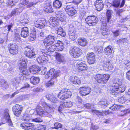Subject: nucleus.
<instances>
[{
  "instance_id": "nucleus-1",
  "label": "nucleus",
  "mask_w": 130,
  "mask_h": 130,
  "mask_svg": "<svg viewBox=\"0 0 130 130\" xmlns=\"http://www.w3.org/2000/svg\"><path fill=\"white\" fill-rule=\"evenodd\" d=\"M59 71H56L53 69H50L47 72L45 75V78L47 79L50 77L51 79L46 83L45 85L46 87H51L54 86L56 78L59 76Z\"/></svg>"
},
{
  "instance_id": "nucleus-2",
  "label": "nucleus",
  "mask_w": 130,
  "mask_h": 130,
  "mask_svg": "<svg viewBox=\"0 0 130 130\" xmlns=\"http://www.w3.org/2000/svg\"><path fill=\"white\" fill-rule=\"evenodd\" d=\"M20 126L23 129L26 130H31L33 128L36 130H45V125H34L33 123H23L21 124Z\"/></svg>"
},
{
  "instance_id": "nucleus-3",
  "label": "nucleus",
  "mask_w": 130,
  "mask_h": 130,
  "mask_svg": "<svg viewBox=\"0 0 130 130\" xmlns=\"http://www.w3.org/2000/svg\"><path fill=\"white\" fill-rule=\"evenodd\" d=\"M72 95V93L69 90L63 89L60 91L58 96L60 99L64 100L71 98Z\"/></svg>"
},
{
  "instance_id": "nucleus-4",
  "label": "nucleus",
  "mask_w": 130,
  "mask_h": 130,
  "mask_svg": "<svg viewBox=\"0 0 130 130\" xmlns=\"http://www.w3.org/2000/svg\"><path fill=\"white\" fill-rule=\"evenodd\" d=\"M19 68L21 72L23 75L26 76L30 75V73L27 69L26 61L24 59H22L19 62Z\"/></svg>"
},
{
  "instance_id": "nucleus-5",
  "label": "nucleus",
  "mask_w": 130,
  "mask_h": 130,
  "mask_svg": "<svg viewBox=\"0 0 130 130\" xmlns=\"http://www.w3.org/2000/svg\"><path fill=\"white\" fill-rule=\"evenodd\" d=\"M56 38L54 36L50 35L46 38L43 42L44 45L48 46L57 42Z\"/></svg>"
},
{
  "instance_id": "nucleus-6",
  "label": "nucleus",
  "mask_w": 130,
  "mask_h": 130,
  "mask_svg": "<svg viewBox=\"0 0 130 130\" xmlns=\"http://www.w3.org/2000/svg\"><path fill=\"white\" fill-rule=\"evenodd\" d=\"M86 23L90 26H94L98 22V18L94 16H89L85 19Z\"/></svg>"
},
{
  "instance_id": "nucleus-7",
  "label": "nucleus",
  "mask_w": 130,
  "mask_h": 130,
  "mask_svg": "<svg viewBox=\"0 0 130 130\" xmlns=\"http://www.w3.org/2000/svg\"><path fill=\"white\" fill-rule=\"evenodd\" d=\"M42 105L44 107L45 111L47 112V116L49 117H51L52 116V114L54 112V107L51 106H50L45 103H43Z\"/></svg>"
},
{
  "instance_id": "nucleus-8",
  "label": "nucleus",
  "mask_w": 130,
  "mask_h": 130,
  "mask_svg": "<svg viewBox=\"0 0 130 130\" xmlns=\"http://www.w3.org/2000/svg\"><path fill=\"white\" fill-rule=\"evenodd\" d=\"M70 53L74 58H77L80 56L81 53L80 49L79 48L74 47L70 49Z\"/></svg>"
},
{
  "instance_id": "nucleus-9",
  "label": "nucleus",
  "mask_w": 130,
  "mask_h": 130,
  "mask_svg": "<svg viewBox=\"0 0 130 130\" xmlns=\"http://www.w3.org/2000/svg\"><path fill=\"white\" fill-rule=\"evenodd\" d=\"M29 46L26 47L25 48V54L27 57L30 58H34L36 57V54L35 52Z\"/></svg>"
},
{
  "instance_id": "nucleus-10",
  "label": "nucleus",
  "mask_w": 130,
  "mask_h": 130,
  "mask_svg": "<svg viewBox=\"0 0 130 130\" xmlns=\"http://www.w3.org/2000/svg\"><path fill=\"white\" fill-rule=\"evenodd\" d=\"M23 109L22 106L18 104H16L12 108L13 113L16 116L19 117L21 115Z\"/></svg>"
},
{
  "instance_id": "nucleus-11",
  "label": "nucleus",
  "mask_w": 130,
  "mask_h": 130,
  "mask_svg": "<svg viewBox=\"0 0 130 130\" xmlns=\"http://www.w3.org/2000/svg\"><path fill=\"white\" fill-rule=\"evenodd\" d=\"M65 10L69 15L73 16L77 13L76 11L74 9V6L72 5H67L65 8Z\"/></svg>"
},
{
  "instance_id": "nucleus-12",
  "label": "nucleus",
  "mask_w": 130,
  "mask_h": 130,
  "mask_svg": "<svg viewBox=\"0 0 130 130\" xmlns=\"http://www.w3.org/2000/svg\"><path fill=\"white\" fill-rule=\"evenodd\" d=\"M35 26L40 28H44L46 24V21L44 19H38L34 23Z\"/></svg>"
},
{
  "instance_id": "nucleus-13",
  "label": "nucleus",
  "mask_w": 130,
  "mask_h": 130,
  "mask_svg": "<svg viewBox=\"0 0 130 130\" xmlns=\"http://www.w3.org/2000/svg\"><path fill=\"white\" fill-rule=\"evenodd\" d=\"M119 84H120L119 81H118L116 83H113L112 86L111 87L110 91V93L116 95L118 94V90Z\"/></svg>"
},
{
  "instance_id": "nucleus-14",
  "label": "nucleus",
  "mask_w": 130,
  "mask_h": 130,
  "mask_svg": "<svg viewBox=\"0 0 130 130\" xmlns=\"http://www.w3.org/2000/svg\"><path fill=\"white\" fill-rule=\"evenodd\" d=\"M76 68L80 71L85 70L87 69V66L84 62L79 61L76 64Z\"/></svg>"
},
{
  "instance_id": "nucleus-15",
  "label": "nucleus",
  "mask_w": 130,
  "mask_h": 130,
  "mask_svg": "<svg viewBox=\"0 0 130 130\" xmlns=\"http://www.w3.org/2000/svg\"><path fill=\"white\" fill-rule=\"evenodd\" d=\"M80 93L81 96H85L90 93L91 91V88L88 87H85L80 88Z\"/></svg>"
},
{
  "instance_id": "nucleus-16",
  "label": "nucleus",
  "mask_w": 130,
  "mask_h": 130,
  "mask_svg": "<svg viewBox=\"0 0 130 130\" xmlns=\"http://www.w3.org/2000/svg\"><path fill=\"white\" fill-rule=\"evenodd\" d=\"M70 81L72 83L75 84H80L82 83L81 78L77 76H71L70 78Z\"/></svg>"
},
{
  "instance_id": "nucleus-17",
  "label": "nucleus",
  "mask_w": 130,
  "mask_h": 130,
  "mask_svg": "<svg viewBox=\"0 0 130 130\" xmlns=\"http://www.w3.org/2000/svg\"><path fill=\"white\" fill-rule=\"evenodd\" d=\"M88 62L90 64L94 63L95 60V55L93 52L88 53L87 55Z\"/></svg>"
},
{
  "instance_id": "nucleus-18",
  "label": "nucleus",
  "mask_w": 130,
  "mask_h": 130,
  "mask_svg": "<svg viewBox=\"0 0 130 130\" xmlns=\"http://www.w3.org/2000/svg\"><path fill=\"white\" fill-rule=\"evenodd\" d=\"M17 46L15 43H11L10 44L9 52L13 55H15L18 53Z\"/></svg>"
},
{
  "instance_id": "nucleus-19",
  "label": "nucleus",
  "mask_w": 130,
  "mask_h": 130,
  "mask_svg": "<svg viewBox=\"0 0 130 130\" xmlns=\"http://www.w3.org/2000/svg\"><path fill=\"white\" fill-rule=\"evenodd\" d=\"M125 3V0H122L121 4L120 0H115L113 1L111 5L116 8H117L119 7L120 8H121L124 6Z\"/></svg>"
},
{
  "instance_id": "nucleus-20",
  "label": "nucleus",
  "mask_w": 130,
  "mask_h": 130,
  "mask_svg": "<svg viewBox=\"0 0 130 130\" xmlns=\"http://www.w3.org/2000/svg\"><path fill=\"white\" fill-rule=\"evenodd\" d=\"M48 23L50 27H55L59 24V23L57 19L54 17L50 18L48 20Z\"/></svg>"
},
{
  "instance_id": "nucleus-21",
  "label": "nucleus",
  "mask_w": 130,
  "mask_h": 130,
  "mask_svg": "<svg viewBox=\"0 0 130 130\" xmlns=\"http://www.w3.org/2000/svg\"><path fill=\"white\" fill-rule=\"evenodd\" d=\"M94 3L96 10L100 11L103 8V4L102 1L97 0Z\"/></svg>"
},
{
  "instance_id": "nucleus-22",
  "label": "nucleus",
  "mask_w": 130,
  "mask_h": 130,
  "mask_svg": "<svg viewBox=\"0 0 130 130\" xmlns=\"http://www.w3.org/2000/svg\"><path fill=\"white\" fill-rule=\"evenodd\" d=\"M73 105L72 102L70 101L62 103L59 107V110L60 111L65 107H71Z\"/></svg>"
},
{
  "instance_id": "nucleus-23",
  "label": "nucleus",
  "mask_w": 130,
  "mask_h": 130,
  "mask_svg": "<svg viewBox=\"0 0 130 130\" xmlns=\"http://www.w3.org/2000/svg\"><path fill=\"white\" fill-rule=\"evenodd\" d=\"M36 111L37 114L40 116H47V112L44 110L41 107L38 105L36 107Z\"/></svg>"
},
{
  "instance_id": "nucleus-24",
  "label": "nucleus",
  "mask_w": 130,
  "mask_h": 130,
  "mask_svg": "<svg viewBox=\"0 0 130 130\" xmlns=\"http://www.w3.org/2000/svg\"><path fill=\"white\" fill-rule=\"evenodd\" d=\"M40 70V68L39 66L36 65L32 66L30 67L29 69L30 72L33 74H36Z\"/></svg>"
},
{
  "instance_id": "nucleus-25",
  "label": "nucleus",
  "mask_w": 130,
  "mask_h": 130,
  "mask_svg": "<svg viewBox=\"0 0 130 130\" xmlns=\"http://www.w3.org/2000/svg\"><path fill=\"white\" fill-rule=\"evenodd\" d=\"M21 36L24 38H26L29 35L28 29L27 27H24L21 30Z\"/></svg>"
},
{
  "instance_id": "nucleus-26",
  "label": "nucleus",
  "mask_w": 130,
  "mask_h": 130,
  "mask_svg": "<svg viewBox=\"0 0 130 130\" xmlns=\"http://www.w3.org/2000/svg\"><path fill=\"white\" fill-rule=\"evenodd\" d=\"M56 42L55 44L56 50L62 51L64 48L63 44L60 41H57Z\"/></svg>"
},
{
  "instance_id": "nucleus-27",
  "label": "nucleus",
  "mask_w": 130,
  "mask_h": 130,
  "mask_svg": "<svg viewBox=\"0 0 130 130\" xmlns=\"http://www.w3.org/2000/svg\"><path fill=\"white\" fill-rule=\"evenodd\" d=\"M78 44L81 46H84L87 44V40L84 38H79L77 39Z\"/></svg>"
},
{
  "instance_id": "nucleus-28",
  "label": "nucleus",
  "mask_w": 130,
  "mask_h": 130,
  "mask_svg": "<svg viewBox=\"0 0 130 130\" xmlns=\"http://www.w3.org/2000/svg\"><path fill=\"white\" fill-rule=\"evenodd\" d=\"M4 118L6 120L8 125L12 126L13 125L12 122L10 118L9 114L8 112H6L4 113Z\"/></svg>"
},
{
  "instance_id": "nucleus-29",
  "label": "nucleus",
  "mask_w": 130,
  "mask_h": 130,
  "mask_svg": "<svg viewBox=\"0 0 130 130\" xmlns=\"http://www.w3.org/2000/svg\"><path fill=\"white\" fill-rule=\"evenodd\" d=\"M104 67L109 70H112L113 68V64L112 62L110 61L104 62Z\"/></svg>"
},
{
  "instance_id": "nucleus-30",
  "label": "nucleus",
  "mask_w": 130,
  "mask_h": 130,
  "mask_svg": "<svg viewBox=\"0 0 130 130\" xmlns=\"http://www.w3.org/2000/svg\"><path fill=\"white\" fill-rule=\"evenodd\" d=\"M68 34L70 39L73 41L75 40L77 37L76 32L75 31L70 30L69 31Z\"/></svg>"
},
{
  "instance_id": "nucleus-31",
  "label": "nucleus",
  "mask_w": 130,
  "mask_h": 130,
  "mask_svg": "<svg viewBox=\"0 0 130 130\" xmlns=\"http://www.w3.org/2000/svg\"><path fill=\"white\" fill-rule=\"evenodd\" d=\"M47 57L45 56L40 54L39 56L37 58V60L39 63H41L47 60Z\"/></svg>"
},
{
  "instance_id": "nucleus-32",
  "label": "nucleus",
  "mask_w": 130,
  "mask_h": 130,
  "mask_svg": "<svg viewBox=\"0 0 130 130\" xmlns=\"http://www.w3.org/2000/svg\"><path fill=\"white\" fill-rule=\"evenodd\" d=\"M39 78L38 77L32 76L30 78V82L34 85H36L39 83Z\"/></svg>"
},
{
  "instance_id": "nucleus-33",
  "label": "nucleus",
  "mask_w": 130,
  "mask_h": 130,
  "mask_svg": "<svg viewBox=\"0 0 130 130\" xmlns=\"http://www.w3.org/2000/svg\"><path fill=\"white\" fill-rule=\"evenodd\" d=\"M46 98L48 100L54 103H57L58 102L57 99L55 98L54 96L52 94H49L46 96Z\"/></svg>"
},
{
  "instance_id": "nucleus-34",
  "label": "nucleus",
  "mask_w": 130,
  "mask_h": 130,
  "mask_svg": "<svg viewBox=\"0 0 130 130\" xmlns=\"http://www.w3.org/2000/svg\"><path fill=\"white\" fill-rule=\"evenodd\" d=\"M110 76L108 74H106L102 75L101 83L102 84H105L109 80Z\"/></svg>"
},
{
  "instance_id": "nucleus-35",
  "label": "nucleus",
  "mask_w": 130,
  "mask_h": 130,
  "mask_svg": "<svg viewBox=\"0 0 130 130\" xmlns=\"http://www.w3.org/2000/svg\"><path fill=\"white\" fill-rule=\"evenodd\" d=\"M56 59L57 61L59 62H62L65 61L63 55L60 54H58L56 55Z\"/></svg>"
},
{
  "instance_id": "nucleus-36",
  "label": "nucleus",
  "mask_w": 130,
  "mask_h": 130,
  "mask_svg": "<svg viewBox=\"0 0 130 130\" xmlns=\"http://www.w3.org/2000/svg\"><path fill=\"white\" fill-rule=\"evenodd\" d=\"M113 48L111 46H108L105 49V53L107 55H109L112 53Z\"/></svg>"
},
{
  "instance_id": "nucleus-37",
  "label": "nucleus",
  "mask_w": 130,
  "mask_h": 130,
  "mask_svg": "<svg viewBox=\"0 0 130 130\" xmlns=\"http://www.w3.org/2000/svg\"><path fill=\"white\" fill-rule=\"evenodd\" d=\"M53 5L54 7L55 8L59 9L61 6V2L58 0L55 1L53 3Z\"/></svg>"
},
{
  "instance_id": "nucleus-38",
  "label": "nucleus",
  "mask_w": 130,
  "mask_h": 130,
  "mask_svg": "<svg viewBox=\"0 0 130 130\" xmlns=\"http://www.w3.org/2000/svg\"><path fill=\"white\" fill-rule=\"evenodd\" d=\"M112 13V11L111 10H108L107 11L106 15L108 23H111L110 19L111 17V14Z\"/></svg>"
},
{
  "instance_id": "nucleus-39",
  "label": "nucleus",
  "mask_w": 130,
  "mask_h": 130,
  "mask_svg": "<svg viewBox=\"0 0 130 130\" xmlns=\"http://www.w3.org/2000/svg\"><path fill=\"white\" fill-rule=\"evenodd\" d=\"M56 30L58 35L62 37H64L66 36V32L64 31L63 28L62 27H60Z\"/></svg>"
},
{
  "instance_id": "nucleus-40",
  "label": "nucleus",
  "mask_w": 130,
  "mask_h": 130,
  "mask_svg": "<svg viewBox=\"0 0 130 130\" xmlns=\"http://www.w3.org/2000/svg\"><path fill=\"white\" fill-rule=\"evenodd\" d=\"M125 90V87L123 84L120 85L119 84L118 90V94L124 92Z\"/></svg>"
},
{
  "instance_id": "nucleus-41",
  "label": "nucleus",
  "mask_w": 130,
  "mask_h": 130,
  "mask_svg": "<svg viewBox=\"0 0 130 130\" xmlns=\"http://www.w3.org/2000/svg\"><path fill=\"white\" fill-rule=\"evenodd\" d=\"M99 105L102 106L107 107L108 105V102L106 99L101 100L99 102Z\"/></svg>"
},
{
  "instance_id": "nucleus-42",
  "label": "nucleus",
  "mask_w": 130,
  "mask_h": 130,
  "mask_svg": "<svg viewBox=\"0 0 130 130\" xmlns=\"http://www.w3.org/2000/svg\"><path fill=\"white\" fill-rule=\"evenodd\" d=\"M101 31L102 34L103 35H106L109 34L108 30L106 28V26H102Z\"/></svg>"
},
{
  "instance_id": "nucleus-43",
  "label": "nucleus",
  "mask_w": 130,
  "mask_h": 130,
  "mask_svg": "<svg viewBox=\"0 0 130 130\" xmlns=\"http://www.w3.org/2000/svg\"><path fill=\"white\" fill-rule=\"evenodd\" d=\"M18 1V0H8L6 4L8 6H11L12 7L15 3H17Z\"/></svg>"
},
{
  "instance_id": "nucleus-44",
  "label": "nucleus",
  "mask_w": 130,
  "mask_h": 130,
  "mask_svg": "<svg viewBox=\"0 0 130 130\" xmlns=\"http://www.w3.org/2000/svg\"><path fill=\"white\" fill-rule=\"evenodd\" d=\"M92 112L93 113H95L98 116H102L103 115L102 111H101L99 110H92Z\"/></svg>"
},
{
  "instance_id": "nucleus-45",
  "label": "nucleus",
  "mask_w": 130,
  "mask_h": 130,
  "mask_svg": "<svg viewBox=\"0 0 130 130\" xmlns=\"http://www.w3.org/2000/svg\"><path fill=\"white\" fill-rule=\"evenodd\" d=\"M102 77V75L101 74H98L96 75L95 76L94 78L98 83H101Z\"/></svg>"
},
{
  "instance_id": "nucleus-46",
  "label": "nucleus",
  "mask_w": 130,
  "mask_h": 130,
  "mask_svg": "<svg viewBox=\"0 0 130 130\" xmlns=\"http://www.w3.org/2000/svg\"><path fill=\"white\" fill-rule=\"evenodd\" d=\"M47 51L48 52H54L56 50L55 44L50 46L46 48Z\"/></svg>"
},
{
  "instance_id": "nucleus-47",
  "label": "nucleus",
  "mask_w": 130,
  "mask_h": 130,
  "mask_svg": "<svg viewBox=\"0 0 130 130\" xmlns=\"http://www.w3.org/2000/svg\"><path fill=\"white\" fill-rule=\"evenodd\" d=\"M94 49L96 52L98 53H100L102 52L103 48L100 46L97 45L94 47Z\"/></svg>"
},
{
  "instance_id": "nucleus-48",
  "label": "nucleus",
  "mask_w": 130,
  "mask_h": 130,
  "mask_svg": "<svg viewBox=\"0 0 130 130\" xmlns=\"http://www.w3.org/2000/svg\"><path fill=\"white\" fill-rule=\"evenodd\" d=\"M28 1L27 0H22L21 3L19 5V7L22 8L24 6L28 4Z\"/></svg>"
},
{
  "instance_id": "nucleus-49",
  "label": "nucleus",
  "mask_w": 130,
  "mask_h": 130,
  "mask_svg": "<svg viewBox=\"0 0 130 130\" xmlns=\"http://www.w3.org/2000/svg\"><path fill=\"white\" fill-rule=\"evenodd\" d=\"M1 85L2 87L6 88L8 87V85L7 82L4 80H2L1 81Z\"/></svg>"
},
{
  "instance_id": "nucleus-50",
  "label": "nucleus",
  "mask_w": 130,
  "mask_h": 130,
  "mask_svg": "<svg viewBox=\"0 0 130 130\" xmlns=\"http://www.w3.org/2000/svg\"><path fill=\"white\" fill-rule=\"evenodd\" d=\"M32 119V117L29 115L25 116L23 119V120L25 121H31Z\"/></svg>"
},
{
  "instance_id": "nucleus-51",
  "label": "nucleus",
  "mask_w": 130,
  "mask_h": 130,
  "mask_svg": "<svg viewBox=\"0 0 130 130\" xmlns=\"http://www.w3.org/2000/svg\"><path fill=\"white\" fill-rule=\"evenodd\" d=\"M127 39L126 38L120 39L118 40L117 41V43L119 44H122L127 42Z\"/></svg>"
},
{
  "instance_id": "nucleus-52",
  "label": "nucleus",
  "mask_w": 130,
  "mask_h": 130,
  "mask_svg": "<svg viewBox=\"0 0 130 130\" xmlns=\"http://www.w3.org/2000/svg\"><path fill=\"white\" fill-rule=\"evenodd\" d=\"M57 18L61 17H63L64 15L63 12L61 11H57L55 12Z\"/></svg>"
},
{
  "instance_id": "nucleus-53",
  "label": "nucleus",
  "mask_w": 130,
  "mask_h": 130,
  "mask_svg": "<svg viewBox=\"0 0 130 130\" xmlns=\"http://www.w3.org/2000/svg\"><path fill=\"white\" fill-rule=\"evenodd\" d=\"M20 83L19 80L17 78H14L12 80V84L13 86H16Z\"/></svg>"
},
{
  "instance_id": "nucleus-54",
  "label": "nucleus",
  "mask_w": 130,
  "mask_h": 130,
  "mask_svg": "<svg viewBox=\"0 0 130 130\" xmlns=\"http://www.w3.org/2000/svg\"><path fill=\"white\" fill-rule=\"evenodd\" d=\"M120 106L119 105H114L112 106L110 108L112 110L115 111L119 109L120 108Z\"/></svg>"
},
{
  "instance_id": "nucleus-55",
  "label": "nucleus",
  "mask_w": 130,
  "mask_h": 130,
  "mask_svg": "<svg viewBox=\"0 0 130 130\" xmlns=\"http://www.w3.org/2000/svg\"><path fill=\"white\" fill-rule=\"evenodd\" d=\"M45 12L49 13H51L53 12V9L52 8L51 6L50 5L49 6L47 7L46 9L44 10Z\"/></svg>"
},
{
  "instance_id": "nucleus-56",
  "label": "nucleus",
  "mask_w": 130,
  "mask_h": 130,
  "mask_svg": "<svg viewBox=\"0 0 130 130\" xmlns=\"http://www.w3.org/2000/svg\"><path fill=\"white\" fill-rule=\"evenodd\" d=\"M29 87V85L28 83H26L25 84V86L21 88L19 91L20 92L24 91L25 88H27Z\"/></svg>"
},
{
  "instance_id": "nucleus-57",
  "label": "nucleus",
  "mask_w": 130,
  "mask_h": 130,
  "mask_svg": "<svg viewBox=\"0 0 130 130\" xmlns=\"http://www.w3.org/2000/svg\"><path fill=\"white\" fill-rule=\"evenodd\" d=\"M42 121L43 120L41 118H37L34 119L32 118V121L36 122H40Z\"/></svg>"
},
{
  "instance_id": "nucleus-58",
  "label": "nucleus",
  "mask_w": 130,
  "mask_h": 130,
  "mask_svg": "<svg viewBox=\"0 0 130 130\" xmlns=\"http://www.w3.org/2000/svg\"><path fill=\"white\" fill-rule=\"evenodd\" d=\"M84 105L85 107L86 108L89 109L93 108L94 106L92 104L89 103H87L86 104H84Z\"/></svg>"
},
{
  "instance_id": "nucleus-59",
  "label": "nucleus",
  "mask_w": 130,
  "mask_h": 130,
  "mask_svg": "<svg viewBox=\"0 0 130 130\" xmlns=\"http://www.w3.org/2000/svg\"><path fill=\"white\" fill-rule=\"evenodd\" d=\"M55 127V128L58 129L61 128L62 127V125L58 122H56L54 124Z\"/></svg>"
},
{
  "instance_id": "nucleus-60",
  "label": "nucleus",
  "mask_w": 130,
  "mask_h": 130,
  "mask_svg": "<svg viewBox=\"0 0 130 130\" xmlns=\"http://www.w3.org/2000/svg\"><path fill=\"white\" fill-rule=\"evenodd\" d=\"M13 25L11 23L5 26V28L8 29V31L9 32L10 31L11 28L12 27Z\"/></svg>"
},
{
  "instance_id": "nucleus-61",
  "label": "nucleus",
  "mask_w": 130,
  "mask_h": 130,
  "mask_svg": "<svg viewBox=\"0 0 130 130\" xmlns=\"http://www.w3.org/2000/svg\"><path fill=\"white\" fill-rule=\"evenodd\" d=\"M15 14H17V13L16 12L15 10L14 9L12 11L11 14H10V15H8L7 16V17L8 18V19H9V18H10L12 16L14 15Z\"/></svg>"
},
{
  "instance_id": "nucleus-62",
  "label": "nucleus",
  "mask_w": 130,
  "mask_h": 130,
  "mask_svg": "<svg viewBox=\"0 0 130 130\" xmlns=\"http://www.w3.org/2000/svg\"><path fill=\"white\" fill-rule=\"evenodd\" d=\"M20 9L18 8H16L15 9V10L16 12V13L17 14H18L19 13H20L22 11V10L24 9V7L23 8H22L21 7H20Z\"/></svg>"
},
{
  "instance_id": "nucleus-63",
  "label": "nucleus",
  "mask_w": 130,
  "mask_h": 130,
  "mask_svg": "<svg viewBox=\"0 0 130 130\" xmlns=\"http://www.w3.org/2000/svg\"><path fill=\"white\" fill-rule=\"evenodd\" d=\"M47 49L44 50L43 49H42L41 51H40V54H42V55L45 56V55L44 54L46 55V53H47Z\"/></svg>"
},
{
  "instance_id": "nucleus-64",
  "label": "nucleus",
  "mask_w": 130,
  "mask_h": 130,
  "mask_svg": "<svg viewBox=\"0 0 130 130\" xmlns=\"http://www.w3.org/2000/svg\"><path fill=\"white\" fill-rule=\"evenodd\" d=\"M126 78L127 79L130 80V70L128 71L126 73Z\"/></svg>"
}]
</instances>
